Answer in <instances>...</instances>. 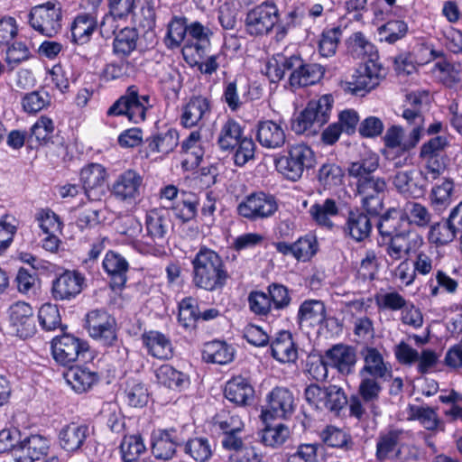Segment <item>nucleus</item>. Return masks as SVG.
I'll use <instances>...</instances> for the list:
<instances>
[{"label":"nucleus","instance_id":"nucleus-51","mask_svg":"<svg viewBox=\"0 0 462 462\" xmlns=\"http://www.w3.org/2000/svg\"><path fill=\"white\" fill-rule=\"evenodd\" d=\"M199 319V311L196 300L188 297L179 304L178 321L186 329L196 328L197 320Z\"/></svg>","mask_w":462,"mask_h":462},{"label":"nucleus","instance_id":"nucleus-59","mask_svg":"<svg viewBox=\"0 0 462 462\" xmlns=\"http://www.w3.org/2000/svg\"><path fill=\"white\" fill-rule=\"evenodd\" d=\"M38 319L42 328L47 331L54 330L61 326L60 310L55 304H43L38 311Z\"/></svg>","mask_w":462,"mask_h":462},{"label":"nucleus","instance_id":"nucleus-6","mask_svg":"<svg viewBox=\"0 0 462 462\" xmlns=\"http://www.w3.org/2000/svg\"><path fill=\"white\" fill-rule=\"evenodd\" d=\"M62 10L60 3L47 2L33 6L29 14L30 25L46 37H54L61 29Z\"/></svg>","mask_w":462,"mask_h":462},{"label":"nucleus","instance_id":"nucleus-64","mask_svg":"<svg viewBox=\"0 0 462 462\" xmlns=\"http://www.w3.org/2000/svg\"><path fill=\"white\" fill-rule=\"evenodd\" d=\"M347 402L346 396L342 388L337 385L325 387L322 405L332 411L341 410Z\"/></svg>","mask_w":462,"mask_h":462},{"label":"nucleus","instance_id":"nucleus-60","mask_svg":"<svg viewBox=\"0 0 462 462\" xmlns=\"http://www.w3.org/2000/svg\"><path fill=\"white\" fill-rule=\"evenodd\" d=\"M454 192V181L452 179H444L441 183L436 184L431 190V204L436 208H446L451 201Z\"/></svg>","mask_w":462,"mask_h":462},{"label":"nucleus","instance_id":"nucleus-28","mask_svg":"<svg viewBox=\"0 0 462 462\" xmlns=\"http://www.w3.org/2000/svg\"><path fill=\"white\" fill-rule=\"evenodd\" d=\"M326 307L323 301L319 300H304L298 311L297 320L300 326L315 327L326 320Z\"/></svg>","mask_w":462,"mask_h":462},{"label":"nucleus","instance_id":"nucleus-56","mask_svg":"<svg viewBox=\"0 0 462 462\" xmlns=\"http://www.w3.org/2000/svg\"><path fill=\"white\" fill-rule=\"evenodd\" d=\"M319 437L322 443L331 448H348L351 443L350 437L342 430L328 425L319 433Z\"/></svg>","mask_w":462,"mask_h":462},{"label":"nucleus","instance_id":"nucleus-22","mask_svg":"<svg viewBox=\"0 0 462 462\" xmlns=\"http://www.w3.org/2000/svg\"><path fill=\"white\" fill-rule=\"evenodd\" d=\"M256 139L264 148L279 149L286 143V134L280 124L273 120H264L257 124Z\"/></svg>","mask_w":462,"mask_h":462},{"label":"nucleus","instance_id":"nucleus-15","mask_svg":"<svg viewBox=\"0 0 462 462\" xmlns=\"http://www.w3.org/2000/svg\"><path fill=\"white\" fill-rule=\"evenodd\" d=\"M183 442L178 430L174 428L157 430L152 434V450L158 459L172 458L176 449Z\"/></svg>","mask_w":462,"mask_h":462},{"label":"nucleus","instance_id":"nucleus-52","mask_svg":"<svg viewBox=\"0 0 462 462\" xmlns=\"http://www.w3.org/2000/svg\"><path fill=\"white\" fill-rule=\"evenodd\" d=\"M345 172L343 169L334 163H324L319 170L318 180L324 188H333L343 183Z\"/></svg>","mask_w":462,"mask_h":462},{"label":"nucleus","instance_id":"nucleus-31","mask_svg":"<svg viewBox=\"0 0 462 462\" xmlns=\"http://www.w3.org/2000/svg\"><path fill=\"white\" fill-rule=\"evenodd\" d=\"M97 27V21L93 14L77 15L70 26L72 42L78 45L88 42Z\"/></svg>","mask_w":462,"mask_h":462},{"label":"nucleus","instance_id":"nucleus-13","mask_svg":"<svg viewBox=\"0 0 462 462\" xmlns=\"http://www.w3.org/2000/svg\"><path fill=\"white\" fill-rule=\"evenodd\" d=\"M86 286V278L81 273L66 270L52 282L51 295L56 300H71L79 295Z\"/></svg>","mask_w":462,"mask_h":462},{"label":"nucleus","instance_id":"nucleus-7","mask_svg":"<svg viewBox=\"0 0 462 462\" xmlns=\"http://www.w3.org/2000/svg\"><path fill=\"white\" fill-rule=\"evenodd\" d=\"M387 189L386 180L374 176L356 182V196L361 198L363 208L370 216H378L383 208V195Z\"/></svg>","mask_w":462,"mask_h":462},{"label":"nucleus","instance_id":"nucleus-14","mask_svg":"<svg viewBox=\"0 0 462 462\" xmlns=\"http://www.w3.org/2000/svg\"><path fill=\"white\" fill-rule=\"evenodd\" d=\"M210 114V101L203 96H193L182 106L180 123L186 128L201 127L206 124Z\"/></svg>","mask_w":462,"mask_h":462},{"label":"nucleus","instance_id":"nucleus-58","mask_svg":"<svg viewBox=\"0 0 462 462\" xmlns=\"http://www.w3.org/2000/svg\"><path fill=\"white\" fill-rule=\"evenodd\" d=\"M289 436V428L283 424L267 426L261 432V442L265 446L277 448L284 444Z\"/></svg>","mask_w":462,"mask_h":462},{"label":"nucleus","instance_id":"nucleus-39","mask_svg":"<svg viewBox=\"0 0 462 462\" xmlns=\"http://www.w3.org/2000/svg\"><path fill=\"white\" fill-rule=\"evenodd\" d=\"M138 36L134 28L122 29L114 39L113 52L121 59L128 57L136 49Z\"/></svg>","mask_w":462,"mask_h":462},{"label":"nucleus","instance_id":"nucleus-34","mask_svg":"<svg viewBox=\"0 0 462 462\" xmlns=\"http://www.w3.org/2000/svg\"><path fill=\"white\" fill-rule=\"evenodd\" d=\"M377 227L383 241L388 237L409 230L408 226H405L403 215L395 208L389 209L381 217Z\"/></svg>","mask_w":462,"mask_h":462},{"label":"nucleus","instance_id":"nucleus-48","mask_svg":"<svg viewBox=\"0 0 462 462\" xmlns=\"http://www.w3.org/2000/svg\"><path fill=\"white\" fill-rule=\"evenodd\" d=\"M411 235L408 230L386 238V252L393 260H400L409 255L411 250Z\"/></svg>","mask_w":462,"mask_h":462},{"label":"nucleus","instance_id":"nucleus-4","mask_svg":"<svg viewBox=\"0 0 462 462\" xmlns=\"http://www.w3.org/2000/svg\"><path fill=\"white\" fill-rule=\"evenodd\" d=\"M149 95H140L136 86L132 85L107 110L108 116H125L129 121L138 124L145 120L147 110L152 106Z\"/></svg>","mask_w":462,"mask_h":462},{"label":"nucleus","instance_id":"nucleus-50","mask_svg":"<svg viewBox=\"0 0 462 462\" xmlns=\"http://www.w3.org/2000/svg\"><path fill=\"white\" fill-rule=\"evenodd\" d=\"M179 143V133L175 129H169L152 138L148 146L152 152L168 154L171 152Z\"/></svg>","mask_w":462,"mask_h":462},{"label":"nucleus","instance_id":"nucleus-2","mask_svg":"<svg viewBox=\"0 0 462 462\" xmlns=\"http://www.w3.org/2000/svg\"><path fill=\"white\" fill-rule=\"evenodd\" d=\"M277 171L286 179L296 181L305 171L312 169L316 164L313 150L303 143L289 145L283 154L274 160Z\"/></svg>","mask_w":462,"mask_h":462},{"label":"nucleus","instance_id":"nucleus-62","mask_svg":"<svg viewBox=\"0 0 462 462\" xmlns=\"http://www.w3.org/2000/svg\"><path fill=\"white\" fill-rule=\"evenodd\" d=\"M340 36L341 29L339 27L323 31L319 42V51L320 55L326 58L335 55Z\"/></svg>","mask_w":462,"mask_h":462},{"label":"nucleus","instance_id":"nucleus-57","mask_svg":"<svg viewBox=\"0 0 462 462\" xmlns=\"http://www.w3.org/2000/svg\"><path fill=\"white\" fill-rule=\"evenodd\" d=\"M404 210L409 224L418 227H425L428 226L431 221L430 212L420 203L408 202Z\"/></svg>","mask_w":462,"mask_h":462},{"label":"nucleus","instance_id":"nucleus-53","mask_svg":"<svg viewBox=\"0 0 462 462\" xmlns=\"http://www.w3.org/2000/svg\"><path fill=\"white\" fill-rule=\"evenodd\" d=\"M120 451L125 462H134L145 451V446L140 435L125 436Z\"/></svg>","mask_w":462,"mask_h":462},{"label":"nucleus","instance_id":"nucleus-19","mask_svg":"<svg viewBox=\"0 0 462 462\" xmlns=\"http://www.w3.org/2000/svg\"><path fill=\"white\" fill-rule=\"evenodd\" d=\"M365 365L359 372L360 376L374 377L389 381L393 377L391 365L385 363L382 354L374 347L362 349Z\"/></svg>","mask_w":462,"mask_h":462},{"label":"nucleus","instance_id":"nucleus-46","mask_svg":"<svg viewBox=\"0 0 462 462\" xmlns=\"http://www.w3.org/2000/svg\"><path fill=\"white\" fill-rule=\"evenodd\" d=\"M403 430H395L381 436L376 445V456L380 460L391 457L400 452L398 448L403 435Z\"/></svg>","mask_w":462,"mask_h":462},{"label":"nucleus","instance_id":"nucleus-55","mask_svg":"<svg viewBox=\"0 0 462 462\" xmlns=\"http://www.w3.org/2000/svg\"><path fill=\"white\" fill-rule=\"evenodd\" d=\"M187 35L197 41L195 43L197 53L202 55L210 44V37L213 35V32L208 26L196 21L189 24Z\"/></svg>","mask_w":462,"mask_h":462},{"label":"nucleus","instance_id":"nucleus-25","mask_svg":"<svg viewBox=\"0 0 462 462\" xmlns=\"http://www.w3.org/2000/svg\"><path fill=\"white\" fill-rule=\"evenodd\" d=\"M345 233L356 242H362L369 237L372 223L369 214L360 209L350 210L345 224Z\"/></svg>","mask_w":462,"mask_h":462},{"label":"nucleus","instance_id":"nucleus-23","mask_svg":"<svg viewBox=\"0 0 462 462\" xmlns=\"http://www.w3.org/2000/svg\"><path fill=\"white\" fill-rule=\"evenodd\" d=\"M89 435L85 424L71 422L61 428L59 432V444L67 452H76L81 448Z\"/></svg>","mask_w":462,"mask_h":462},{"label":"nucleus","instance_id":"nucleus-18","mask_svg":"<svg viewBox=\"0 0 462 462\" xmlns=\"http://www.w3.org/2000/svg\"><path fill=\"white\" fill-rule=\"evenodd\" d=\"M393 184L404 196L419 198L424 194L425 180L422 171L416 170L398 171L393 176Z\"/></svg>","mask_w":462,"mask_h":462},{"label":"nucleus","instance_id":"nucleus-37","mask_svg":"<svg viewBox=\"0 0 462 462\" xmlns=\"http://www.w3.org/2000/svg\"><path fill=\"white\" fill-rule=\"evenodd\" d=\"M309 212L319 226L331 229L334 224L330 218L338 215L339 208L335 199H326L322 203L313 204Z\"/></svg>","mask_w":462,"mask_h":462},{"label":"nucleus","instance_id":"nucleus-40","mask_svg":"<svg viewBox=\"0 0 462 462\" xmlns=\"http://www.w3.org/2000/svg\"><path fill=\"white\" fill-rule=\"evenodd\" d=\"M203 359L208 363L226 365L234 358V349L222 341H212L205 345Z\"/></svg>","mask_w":462,"mask_h":462},{"label":"nucleus","instance_id":"nucleus-63","mask_svg":"<svg viewBox=\"0 0 462 462\" xmlns=\"http://www.w3.org/2000/svg\"><path fill=\"white\" fill-rule=\"evenodd\" d=\"M319 248L317 238L312 235L300 237L294 242L295 259L298 261H309L316 254Z\"/></svg>","mask_w":462,"mask_h":462},{"label":"nucleus","instance_id":"nucleus-42","mask_svg":"<svg viewBox=\"0 0 462 462\" xmlns=\"http://www.w3.org/2000/svg\"><path fill=\"white\" fill-rule=\"evenodd\" d=\"M188 28L189 24L185 16L174 15L167 24V32L164 37L165 45L170 49L180 47L188 34Z\"/></svg>","mask_w":462,"mask_h":462},{"label":"nucleus","instance_id":"nucleus-17","mask_svg":"<svg viewBox=\"0 0 462 462\" xmlns=\"http://www.w3.org/2000/svg\"><path fill=\"white\" fill-rule=\"evenodd\" d=\"M10 325L16 336L22 338L32 337L36 330L32 308L23 301L13 304L10 308Z\"/></svg>","mask_w":462,"mask_h":462},{"label":"nucleus","instance_id":"nucleus-41","mask_svg":"<svg viewBox=\"0 0 462 462\" xmlns=\"http://www.w3.org/2000/svg\"><path fill=\"white\" fill-rule=\"evenodd\" d=\"M158 382L172 390H182L189 385V376L170 365H162L156 371Z\"/></svg>","mask_w":462,"mask_h":462},{"label":"nucleus","instance_id":"nucleus-5","mask_svg":"<svg viewBox=\"0 0 462 462\" xmlns=\"http://www.w3.org/2000/svg\"><path fill=\"white\" fill-rule=\"evenodd\" d=\"M280 18L274 2L264 1L250 9L245 15V28L248 35L262 38L270 34Z\"/></svg>","mask_w":462,"mask_h":462},{"label":"nucleus","instance_id":"nucleus-8","mask_svg":"<svg viewBox=\"0 0 462 462\" xmlns=\"http://www.w3.org/2000/svg\"><path fill=\"white\" fill-rule=\"evenodd\" d=\"M385 69L377 60L370 58L364 66H360L346 82L347 90L355 95H363L379 86L385 77Z\"/></svg>","mask_w":462,"mask_h":462},{"label":"nucleus","instance_id":"nucleus-54","mask_svg":"<svg viewBox=\"0 0 462 462\" xmlns=\"http://www.w3.org/2000/svg\"><path fill=\"white\" fill-rule=\"evenodd\" d=\"M407 32V24L401 20L389 21L378 28L380 41L390 44H393L403 38Z\"/></svg>","mask_w":462,"mask_h":462},{"label":"nucleus","instance_id":"nucleus-36","mask_svg":"<svg viewBox=\"0 0 462 462\" xmlns=\"http://www.w3.org/2000/svg\"><path fill=\"white\" fill-rule=\"evenodd\" d=\"M254 389L243 377L228 381L225 387V397L236 405H246L254 396Z\"/></svg>","mask_w":462,"mask_h":462},{"label":"nucleus","instance_id":"nucleus-11","mask_svg":"<svg viewBox=\"0 0 462 462\" xmlns=\"http://www.w3.org/2000/svg\"><path fill=\"white\" fill-rule=\"evenodd\" d=\"M88 351V343L70 334H63L53 338L51 342L53 358L64 366L69 365L79 358L84 359Z\"/></svg>","mask_w":462,"mask_h":462},{"label":"nucleus","instance_id":"nucleus-20","mask_svg":"<svg viewBox=\"0 0 462 462\" xmlns=\"http://www.w3.org/2000/svg\"><path fill=\"white\" fill-rule=\"evenodd\" d=\"M106 177V169L98 163H90L81 170L80 180L88 199H100L104 192Z\"/></svg>","mask_w":462,"mask_h":462},{"label":"nucleus","instance_id":"nucleus-38","mask_svg":"<svg viewBox=\"0 0 462 462\" xmlns=\"http://www.w3.org/2000/svg\"><path fill=\"white\" fill-rule=\"evenodd\" d=\"M244 138L240 124L229 118L221 127L217 143L222 151H233Z\"/></svg>","mask_w":462,"mask_h":462},{"label":"nucleus","instance_id":"nucleus-30","mask_svg":"<svg viewBox=\"0 0 462 462\" xmlns=\"http://www.w3.org/2000/svg\"><path fill=\"white\" fill-rule=\"evenodd\" d=\"M103 268L111 277L113 288H121L125 285L128 263L121 254L113 251L107 252L103 260Z\"/></svg>","mask_w":462,"mask_h":462},{"label":"nucleus","instance_id":"nucleus-49","mask_svg":"<svg viewBox=\"0 0 462 462\" xmlns=\"http://www.w3.org/2000/svg\"><path fill=\"white\" fill-rule=\"evenodd\" d=\"M184 451L197 462H207L213 454L212 445L208 439L204 437L189 439L185 444Z\"/></svg>","mask_w":462,"mask_h":462},{"label":"nucleus","instance_id":"nucleus-3","mask_svg":"<svg viewBox=\"0 0 462 462\" xmlns=\"http://www.w3.org/2000/svg\"><path fill=\"white\" fill-rule=\"evenodd\" d=\"M334 98L331 95H323L317 100H311L307 106L291 121V130L297 134H316L328 120Z\"/></svg>","mask_w":462,"mask_h":462},{"label":"nucleus","instance_id":"nucleus-33","mask_svg":"<svg viewBox=\"0 0 462 462\" xmlns=\"http://www.w3.org/2000/svg\"><path fill=\"white\" fill-rule=\"evenodd\" d=\"M64 377L72 389L79 393L87 392L98 381L96 372L82 366H70L64 374Z\"/></svg>","mask_w":462,"mask_h":462},{"label":"nucleus","instance_id":"nucleus-1","mask_svg":"<svg viewBox=\"0 0 462 462\" xmlns=\"http://www.w3.org/2000/svg\"><path fill=\"white\" fill-rule=\"evenodd\" d=\"M191 263L192 282L195 287L207 291H217L226 286L229 274L222 258L215 251L200 248Z\"/></svg>","mask_w":462,"mask_h":462},{"label":"nucleus","instance_id":"nucleus-29","mask_svg":"<svg viewBox=\"0 0 462 462\" xmlns=\"http://www.w3.org/2000/svg\"><path fill=\"white\" fill-rule=\"evenodd\" d=\"M325 74V68L317 63H308L303 60L299 69L291 72L290 84L291 87H307L319 82Z\"/></svg>","mask_w":462,"mask_h":462},{"label":"nucleus","instance_id":"nucleus-26","mask_svg":"<svg viewBox=\"0 0 462 462\" xmlns=\"http://www.w3.org/2000/svg\"><path fill=\"white\" fill-rule=\"evenodd\" d=\"M326 357L332 366L344 374H350L356 362L354 348L343 344H337L329 348L326 352Z\"/></svg>","mask_w":462,"mask_h":462},{"label":"nucleus","instance_id":"nucleus-21","mask_svg":"<svg viewBox=\"0 0 462 462\" xmlns=\"http://www.w3.org/2000/svg\"><path fill=\"white\" fill-rule=\"evenodd\" d=\"M295 409L292 393L284 387H275L268 395L267 412L273 418L288 419Z\"/></svg>","mask_w":462,"mask_h":462},{"label":"nucleus","instance_id":"nucleus-61","mask_svg":"<svg viewBox=\"0 0 462 462\" xmlns=\"http://www.w3.org/2000/svg\"><path fill=\"white\" fill-rule=\"evenodd\" d=\"M410 419L417 420L428 430H433L438 427L439 418L435 409L430 407H423L417 405H411Z\"/></svg>","mask_w":462,"mask_h":462},{"label":"nucleus","instance_id":"nucleus-12","mask_svg":"<svg viewBox=\"0 0 462 462\" xmlns=\"http://www.w3.org/2000/svg\"><path fill=\"white\" fill-rule=\"evenodd\" d=\"M278 208L273 195L264 192H254L245 198L238 206L237 213L249 220L267 218L273 216Z\"/></svg>","mask_w":462,"mask_h":462},{"label":"nucleus","instance_id":"nucleus-16","mask_svg":"<svg viewBox=\"0 0 462 462\" xmlns=\"http://www.w3.org/2000/svg\"><path fill=\"white\" fill-rule=\"evenodd\" d=\"M143 177L134 170L121 173L115 180L112 194L119 200L133 203L140 197Z\"/></svg>","mask_w":462,"mask_h":462},{"label":"nucleus","instance_id":"nucleus-10","mask_svg":"<svg viewBox=\"0 0 462 462\" xmlns=\"http://www.w3.org/2000/svg\"><path fill=\"white\" fill-rule=\"evenodd\" d=\"M85 328L89 336L104 346H112L117 340L116 321L103 310H94L86 316Z\"/></svg>","mask_w":462,"mask_h":462},{"label":"nucleus","instance_id":"nucleus-45","mask_svg":"<svg viewBox=\"0 0 462 462\" xmlns=\"http://www.w3.org/2000/svg\"><path fill=\"white\" fill-rule=\"evenodd\" d=\"M418 143V133L414 132L411 135L405 138L403 147L386 149L384 155L393 163V167L402 168L411 161L409 151L414 148Z\"/></svg>","mask_w":462,"mask_h":462},{"label":"nucleus","instance_id":"nucleus-47","mask_svg":"<svg viewBox=\"0 0 462 462\" xmlns=\"http://www.w3.org/2000/svg\"><path fill=\"white\" fill-rule=\"evenodd\" d=\"M459 236L455 227L449 224L447 218L430 226L428 233V240L436 245H445L452 242Z\"/></svg>","mask_w":462,"mask_h":462},{"label":"nucleus","instance_id":"nucleus-44","mask_svg":"<svg viewBox=\"0 0 462 462\" xmlns=\"http://www.w3.org/2000/svg\"><path fill=\"white\" fill-rule=\"evenodd\" d=\"M379 167V158L375 154L361 158L349 163L347 173L350 178L360 182L362 180L372 177Z\"/></svg>","mask_w":462,"mask_h":462},{"label":"nucleus","instance_id":"nucleus-9","mask_svg":"<svg viewBox=\"0 0 462 462\" xmlns=\"http://www.w3.org/2000/svg\"><path fill=\"white\" fill-rule=\"evenodd\" d=\"M171 226L169 214L163 209H152L144 218V233L142 235L143 244L154 250L167 243V235Z\"/></svg>","mask_w":462,"mask_h":462},{"label":"nucleus","instance_id":"nucleus-32","mask_svg":"<svg viewBox=\"0 0 462 462\" xmlns=\"http://www.w3.org/2000/svg\"><path fill=\"white\" fill-rule=\"evenodd\" d=\"M361 381L358 386V395L371 409V412L374 415L378 414L377 402L380 398V394L383 391L382 383L384 382L383 379L374 377L360 376Z\"/></svg>","mask_w":462,"mask_h":462},{"label":"nucleus","instance_id":"nucleus-27","mask_svg":"<svg viewBox=\"0 0 462 462\" xmlns=\"http://www.w3.org/2000/svg\"><path fill=\"white\" fill-rule=\"evenodd\" d=\"M272 356L281 363H293L298 358V349L289 331H281L271 344Z\"/></svg>","mask_w":462,"mask_h":462},{"label":"nucleus","instance_id":"nucleus-35","mask_svg":"<svg viewBox=\"0 0 462 462\" xmlns=\"http://www.w3.org/2000/svg\"><path fill=\"white\" fill-rule=\"evenodd\" d=\"M142 339L152 356L159 359H168L172 356L171 343L162 333L158 331L145 332Z\"/></svg>","mask_w":462,"mask_h":462},{"label":"nucleus","instance_id":"nucleus-24","mask_svg":"<svg viewBox=\"0 0 462 462\" xmlns=\"http://www.w3.org/2000/svg\"><path fill=\"white\" fill-rule=\"evenodd\" d=\"M49 442L40 435H31L21 440V445L15 452L16 462H33L47 454Z\"/></svg>","mask_w":462,"mask_h":462},{"label":"nucleus","instance_id":"nucleus-43","mask_svg":"<svg viewBox=\"0 0 462 462\" xmlns=\"http://www.w3.org/2000/svg\"><path fill=\"white\" fill-rule=\"evenodd\" d=\"M286 462H324V447L321 443H301L288 455Z\"/></svg>","mask_w":462,"mask_h":462}]
</instances>
